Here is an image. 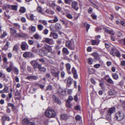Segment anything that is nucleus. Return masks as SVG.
I'll return each mask as SVG.
<instances>
[{
  "instance_id": "nucleus-1",
  "label": "nucleus",
  "mask_w": 125,
  "mask_h": 125,
  "mask_svg": "<svg viewBox=\"0 0 125 125\" xmlns=\"http://www.w3.org/2000/svg\"><path fill=\"white\" fill-rule=\"evenodd\" d=\"M44 114L47 117L52 118L56 116V114L53 109L48 108L45 112Z\"/></svg>"
},
{
  "instance_id": "nucleus-2",
  "label": "nucleus",
  "mask_w": 125,
  "mask_h": 125,
  "mask_svg": "<svg viewBox=\"0 0 125 125\" xmlns=\"http://www.w3.org/2000/svg\"><path fill=\"white\" fill-rule=\"evenodd\" d=\"M115 118L118 121L123 120L124 117V114L122 111L117 112L115 115Z\"/></svg>"
},
{
  "instance_id": "nucleus-3",
  "label": "nucleus",
  "mask_w": 125,
  "mask_h": 125,
  "mask_svg": "<svg viewBox=\"0 0 125 125\" xmlns=\"http://www.w3.org/2000/svg\"><path fill=\"white\" fill-rule=\"evenodd\" d=\"M74 41L73 39L70 41H68L65 42L66 46L71 50H74L75 48Z\"/></svg>"
},
{
  "instance_id": "nucleus-4",
  "label": "nucleus",
  "mask_w": 125,
  "mask_h": 125,
  "mask_svg": "<svg viewBox=\"0 0 125 125\" xmlns=\"http://www.w3.org/2000/svg\"><path fill=\"white\" fill-rule=\"evenodd\" d=\"M110 54L113 56H116L117 57L120 56V55L117 50L115 48H112L111 51L110 52Z\"/></svg>"
},
{
  "instance_id": "nucleus-5",
  "label": "nucleus",
  "mask_w": 125,
  "mask_h": 125,
  "mask_svg": "<svg viewBox=\"0 0 125 125\" xmlns=\"http://www.w3.org/2000/svg\"><path fill=\"white\" fill-rule=\"evenodd\" d=\"M51 71L52 75L55 77L58 78L59 77L60 72L58 69L57 68H55L54 69H52Z\"/></svg>"
},
{
  "instance_id": "nucleus-6",
  "label": "nucleus",
  "mask_w": 125,
  "mask_h": 125,
  "mask_svg": "<svg viewBox=\"0 0 125 125\" xmlns=\"http://www.w3.org/2000/svg\"><path fill=\"white\" fill-rule=\"evenodd\" d=\"M23 57L25 58L29 57H34V55L31 52H25L23 55Z\"/></svg>"
},
{
  "instance_id": "nucleus-7",
  "label": "nucleus",
  "mask_w": 125,
  "mask_h": 125,
  "mask_svg": "<svg viewBox=\"0 0 125 125\" xmlns=\"http://www.w3.org/2000/svg\"><path fill=\"white\" fill-rule=\"evenodd\" d=\"M31 64L33 65L34 69L36 68L38 69L41 64H39L36 61L33 60L31 62Z\"/></svg>"
},
{
  "instance_id": "nucleus-8",
  "label": "nucleus",
  "mask_w": 125,
  "mask_h": 125,
  "mask_svg": "<svg viewBox=\"0 0 125 125\" xmlns=\"http://www.w3.org/2000/svg\"><path fill=\"white\" fill-rule=\"evenodd\" d=\"M21 48L23 51H24L28 48V46L26 43L25 42H22L21 44Z\"/></svg>"
},
{
  "instance_id": "nucleus-9",
  "label": "nucleus",
  "mask_w": 125,
  "mask_h": 125,
  "mask_svg": "<svg viewBox=\"0 0 125 125\" xmlns=\"http://www.w3.org/2000/svg\"><path fill=\"white\" fill-rule=\"evenodd\" d=\"M50 54V55L47 54V56L50 58L54 59L56 57V52L54 51L49 52Z\"/></svg>"
},
{
  "instance_id": "nucleus-10",
  "label": "nucleus",
  "mask_w": 125,
  "mask_h": 125,
  "mask_svg": "<svg viewBox=\"0 0 125 125\" xmlns=\"http://www.w3.org/2000/svg\"><path fill=\"white\" fill-rule=\"evenodd\" d=\"M52 98L55 102L59 104H60L61 103L60 100L55 95H53L52 96Z\"/></svg>"
},
{
  "instance_id": "nucleus-11",
  "label": "nucleus",
  "mask_w": 125,
  "mask_h": 125,
  "mask_svg": "<svg viewBox=\"0 0 125 125\" xmlns=\"http://www.w3.org/2000/svg\"><path fill=\"white\" fill-rule=\"evenodd\" d=\"M78 5V2L76 1H74L72 2L71 4L72 7L76 10H77L79 9L77 6Z\"/></svg>"
},
{
  "instance_id": "nucleus-12",
  "label": "nucleus",
  "mask_w": 125,
  "mask_h": 125,
  "mask_svg": "<svg viewBox=\"0 0 125 125\" xmlns=\"http://www.w3.org/2000/svg\"><path fill=\"white\" fill-rule=\"evenodd\" d=\"M37 53L41 56H43L47 54L45 50H43L41 49L39 50Z\"/></svg>"
},
{
  "instance_id": "nucleus-13",
  "label": "nucleus",
  "mask_w": 125,
  "mask_h": 125,
  "mask_svg": "<svg viewBox=\"0 0 125 125\" xmlns=\"http://www.w3.org/2000/svg\"><path fill=\"white\" fill-rule=\"evenodd\" d=\"M44 41L50 44H53L54 43V42L52 39L48 38H45Z\"/></svg>"
},
{
  "instance_id": "nucleus-14",
  "label": "nucleus",
  "mask_w": 125,
  "mask_h": 125,
  "mask_svg": "<svg viewBox=\"0 0 125 125\" xmlns=\"http://www.w3.org/2000/svg\"><path fill=\"white\" fill-rule=\"evenodd\" d=\"M42 49H44V50L45 51V52L46 50H48V52H50V51L51 49V46L47 44H45L44 46L42 47Z\"/></svg>"
},
{
  "instance_id": "nucleus-15",
  "label": "nucleus",
  "mask_w": 125,
  "mask_h": 125,
  "mask_svg": "<svg viewBox=\"0 0 125 125\" xmlns=\"http://www.w3.org/2000/svg\"><path fill=\"white\" fill-rule=\"evenodd\" d=\"M103 29L105 32L111 35H114L115 34V33L112 30H109L105 28H104Z\"/></svg>"
},
{
  "instance_id": "nucleus-16",
  "label": "nucleus",
  "mask_w": 125,
  "mask_h": 125,
  "mask_svg": "<svg viewBox=\"0 0 125 125\" xmlns=\"http://www.w3.org/2000/svg\"><path fill=\"white\" fill-rule=\"evenodd\" d=\"M58 92L62 95H64L66 93V91L60 87L58 89Z\"/></svg>"
},
{
  "instance_id": "nucleus-17",
  "label": "nucleus",
  "mask_w": 125,
  "mask_h": 125,
  "mask_svg": "<svg viewBox=\"0 0 125 125\" xmlns=\"http://www.w3.org/2000/svg\"><path fill=\"white\" fill-rule=\"evenodd\" d=\"M115 111V108L113 107L110 108L108 111V115H111V114L114 113Z\"/></svg>"
},
{
  "instance_id": "nucleus-18",
  "label": "nucleus",
  "mask_w": 125,
  "mask_h": 125,
  "mask_svg": "<svg viewBox=\"0 0 125 125\" xmlns=\"http://www.w3.org/2000/svg\"><path fill=\"white\" fill-rule=\"evenodd\" d=\"M10 30L11 34L14 36L16 37L17 34L16 30L14 29V28H10Z\"/></svg>"
},
{
  "instance_id": "nucleus-19",
  "label": "nucleus",
  "mask_w": 125,
  "mask_h": 125,
  "mask_svg": "<svg viewBox=\"0 0 125 125\" xmlns=\"http://www.w3.org/2000/svg\"><path fill=\"white\" fill-rule=\"evenodd\" d=\"M37 78L38 77L37 76L34 75H33L28 76L26 77V79L28 80L32 79L34 80H35L37 79Z\"/></svg>"
},
{
  "instance_id": "nucleus-20",
  "label": "nucleus",
  "mask_w": 125,
  "mask_h": 125,
  "mask_svg": "<svg viewBox=\"0 0 125 125\" xmlns=\"http://www.w3.org/2000/svg\"><path fill=\"white\" fill-rule=\"evenodd\" d=\"M66 68L69 74L71 73V72L70 71V70L71 69V65L69 63H68L66 64Z\"/></svg>"
},
{
  "instance_id": "nucleus-21",
  "label": "nucleus",
  "mask_w": 125,
  "mask_h": 125,
  "mask_svg": "<svg viewBox=\"0 0 125 125\" xmlns=\"http://www.w3.org/2000/svg\"><path fill=\"white\" fill-rule=\"evenodd\" d=\"M26 35L25 34H24L22 33H17V34L16 36V37H26Z\"/></svg>"
},
{
  "instance_id": "nucleus-22",
  "label": "nucleus",
  "mask_w": 125,
  "mask_h": 125,
  "mask_svg": "<svg viewBox=\"0 0 125 125\" xmlns=\"http://www.w3.org/2000/svg\"><path fill=\"white\" fill-rule=\"evenodd\" d=\"M99 42L100 40L99 39H97L96 40H93L92 41V45H98L99 43Z\"/></svg>"
},
{
  "instance_id": "nucleus-23",
  "label": "nucleus",
  "mask_w": 125,
  "mask_h": 125,
  "mask_svg": "<svg viewBox=\"0 0 125 125\" xmlns=\"http://www.w3.org/2000/svg\"><path fill=\"white\" fill-rule=\"evenodd\" d=\"M55 27L56 30L57 31L60 30L62 28V27L60 24L58 23H56Z\"/></svg>"
},
{
  "instance_id": "nucleus-24",
  "label": "nucleus",
  "mask_w": 125,
  "mask_h": 125,
  "mask_svg": "<svg viewBox=\"0 0 125 125\" xmlns=\"http://www.w3.org/2000/svg\"><path fill=\"white\" fill-rule=\"evenodd\" d=\"M29 123V120L27 118H24L22 121V124L25 125L28 124Z\"/></svg>"
},
{
  "instance_id": "nucleus-25",
  "label": "nucleus",
  "mask_w": 125,
  "mask_h": 125,
  "mask_svg": "<svg viewBox=\"0 0 125 125\" xmlns=\"http://www.w3.org/2000/svg\"><path fill=\"white\" fill-rule=\"evenodd\" d=\"M116 93V92L114 90L111 89L109 91V94L110 95H115Z\"/></svg>"
},
{
  "instance_id": "nucleus-26",
  "label": "nucleus",
  "mask_w": 125,
  "mask_h": 125,
  "mask_svg": "<svg viewBox=\"0 0 125 125\" xmlns=\"http://www.w3.org/2000/svg\"><path fill=\"white\" fill-rule=\"evenodd\" d=\"M38 69L40 71L43 72H45L46 70V68L44 67H42L41 65H40Z\"/></svg>"
},
{
  "instance_id": "nucleus-27",
  "label": "nucleus",
  "mask_w": 125,
  "mask_h": 125,
  "mask_svg": "<svg viewBox=\"0 0 125 125\" xmlns=\"http://www.w3.org/2000/svg\"><path fill=\"white\" fill-rule=\"evenodd\" d=\"M13 67V65L12 64H10L9 65V67L7 69V71L8 72H10L12 70Z\"/></svg>"
},
{
  "instance_id": "nucleus-28",
  "label": "nucleus",
  "mask_w": 125,
  "mask_h": 125,
  "mask_svg": "<svg viewBox=\"0 0 125 125\" xmlns=\"http://www.w3.org/2000/svg\"><path fill=\"white\" fill-rule=\"evenodd\" d=\"M83 25L84 27L86 28V29L87 31H88L90 27V25L88 24L87 23H84L83 24Z\"/></svg>"
},
{
  "instance_id": "nucleus-29",
  "label": "nucleus",
  "mask_w": 125,
  "mask_h": 125,
  "mask_svg": "<svg viewBox=\"0 0 125 125\" xmlns=\"http://www.w3.org/2000/svg\"><path fill=\"white\" fill-rule=\"evenodd\" d=\"M60 117L61 118L64 120H66L68 118L67 116L65 114H62L61 115Z\"/></svg>"
},
{
  "instance_id": "nucleus-30",
  "label": "nucleus",
  "mask_w": 125,
  "mask_h": 125,
  "mask_svg": "<svg viewBox=\"0 0 125 125\" xmlns=\"http://www.w3.org/2000/svg\"><path fill=\"white\" fill-rule=\"evenodd\" d=\"M62 52L66 54H69V52L67 49L66 48H63L62 49Z\"/></svg>"
},
{
  "instance_id": "nucleus-31",
  "label": "nucleus",
  "mask_w": 125,
  "mask_h": 125,
  "mask_svg": "<svg viewBox=\"0 0 125 125\" xmlns=\"http://www.w3.org/2000/svg\"><path fill=\"white\" fill-rule=\"evenodd\" d=\"M42 8L41 7L38 6L37 7V11L41 13L42 14H44V12H42Z\"/></svg>"
},
{
  "instance_id": "nucleus-32",
  "label": "nucleus",
  "mask_w": 125,
  "mask_h": 125,
  "mask_svg": "<svg viewBox=\"0 0 125 125\" xmlns=\"http://www.w3.org/2000/svg\"><path fill=\"white\" fill-rule=\"evenodd\" d=\"M29 29L32 32H34L36 31V27L34 26H31L29 27Z\"/></svg>"
},
{
  "instance_id": "nucleus-33",
  "label": "nucleus",
  "mask_w": 125,
  "mask_h": 125,
  "mask_svg": "<svg viewBox=\"0 0 125 125\" xmlns=\"http://www.w3.org/2000/svg\"><path fill=\"white\" fill-rule=\"evenodd\" d=\"M112 77L115 80L117 79L118 78V76L117 74L116 73H114L113 74Z\"/></svg>"
},
{
  "instance_id": "nucleus-34",
  "label": "nucleus",
  "mask_w": 125,
  "mask_h": 125,
  "mask_svg": "<svg viewBox=\"0 0 125 125\" xmlns=\"http://www.w3.org/2000/svg\"><path fill=\"white\" fill-rule=\"evenodd\" d=\"M3 93H6L9 92V89L8 87L5 85V87L3 90Z\"/></svg>"
},
{
  "instance_id": "nucleus-35",
  "label": "nucleus",
  "mask_w": 125,
  "mask_h": 125,
  "mask_svg": "<svg viewBox=\"0 0 125 125\" xmlns=\"http://www.w3.org/2000/svg\"><path fill=\"white\" fill-rule=\"evenodd\" d=\"M33 37L35 39L38 40L40 36L38 33H36L34 35Z\"/></svg>"
},
{
  "instance_id": "nucleus-36",
  "label": "nucleus",
  "mask_w": 125,
  "mask_h": 125,
  "mask_svg": "<svg viewBox=\"0 0 125 125\" xmlns=\"http://www.w3.org/2000/svg\"><path fill=\"white\" fill-rule=\"evenodd\" d=\"M37 28L39 31H42L43 28V26L41 25H39L37 26Z\"/></svg>"
},
{
  "instance_id": "nucleus-37",
  "label": "nucleus",
  "mask_w": 125,
  "mask_h": 125,
  "mask_svg": "<svg viewBox=\"0 0 125 125\" xmlns=\"http://www.w3.org/2000/svg\"><path fill=\"white\" fill-rule=\"evenodd\" d=\"M2 119L4 121L6 120L8 121H9L10 120V118L9 117L5 116H3L2 117Z\"/></svg>"
},
{
  "instance_id": "nucleus-38",
  "label": "nucleus",
  "mask_w": 125,
  "mask_h": 125,
  "mask_svg": "<svg viewBox=\"0 0 125 125\" xmlns=\"http://www.w3.org/2000/svg\"><path fill=\"white\" fill-rule=\"evenodd\" d=\"M26 9L24 7H21L20 10V11L22 13H24L25 12Z\"/></svg>"
},
{
  "instance_id": "nucleus-39",
  "label": "nucleus",
  "mask_w": 125,
  "mask_h": 125,
  "mask_svg": "<svg viewBox=\"0 0 125 125\" xmlns=\"http://www.w3.org/2000/svg\"><path fill=\"white\" fill-rule=\"evenodd\" d=\"M11 6L9 5L8 4H6L3 6V9H9L10 8Z\"/></svg>"
},
{
  "instance_id": "nucleus-40",
  "label": "nucleus",
  "mask_w": 125,
  "mask_h": 125,
  "mask_svg": "<svg viewBox=\"0 0 125 125\" xmlns=\"http://www.w3.org/2000/svg\"><path fill=\"white\" fill-rule=\"evenodd\" d=\"M52 85H48L47 87V90L49 91H51L52 90Z\"/></svg>"
},
{
  "instance_id": "nucleus-41",
  "label": "nucleus",
  "mask_w": 125,
  "mask_h": 125,
  "mask_svg": "<svg viewBox=\"0 0 125 125\" xmlns=\"http://www.w3.org/2000/svg\"><path fill=\"white\" fill-rule=\"evenodd\" d=\"M67 83L68 84H70L72 83V80L70 78H69L67 80Z\"/></svg>"
},
{
  "instance_id": "nucleus-42",
  "label": "nucleus",
  "mask_w": 125,
  "mask_h": 125,
  "mask_svg": "<svg viewBox=\"0 0 125 125\" xmlns=\"http://www.w3.org/2000/svg\"><path fill=\"white\" fill-rule=\"evenodd\" d=\"M52 36L53 38L55 39L57 38L58 37V35L57 33L55 32L53 33Z\"/></svg>"
},
{
  "instance_id": "nucleus-43",
  "label": "nucleus",
  "mask_w": 125,
  "mask_h": 125,
  "mask_svg": "<svg viewBox=\"0 0 125 125\" xmlns=\"http://www.w3.org/2000/svg\"><path fill=\"white\" fill-rule=\"evenodd\" d=\"M94 72V70L93 68H92L89 70V73L90 74H93Z\"/></svg>"
},
{
  "instance_id": "nucleus-44",
  "label": "nucleus",
  "mask_w": 125,
  "mask_h": 125,
  "mask_svg": "<svg viewBox=\"0 0 125 125\" xmlns=\"http://www.w3.org/2000/svg\"><path fill=\"white\" fill-rule=\"evenodd\" d=\"M107 81L109 83L113 84L114 82L110 78H109L107 80Z\"/></svg>"
},
{
  "instance_id": "nucleus-45",
  "label": "nucleus",
  "mask_w": 125,
  "mask_h": 125,
  "mask_svg": "<svg viewBox=\"0 0 125 125\" xmlns=\"http://www.w3.org/2000/svg\"><path fill=\"white\" fill-rule=\"evenodd\" d=\"M60 46L58 45H56L55 47V49L57 51L60 50Z\"/></svg>"
},
{
  "instance_id": "nucleus-46",
  "label": "nucleus",
  "mask_w": 125,
  "mask_h": 125,
  "mask_svg": "<svg viewBox=\"0 0 125 125\" xmlns=\"http://www.w3.org/2000/svg\"><path fill=\"white\" fill-rule=\"evenodd\" d=\"M12 9L13 10H17V6L16 5H13L11 6Z\"/></svg>"
},
{
  "instance_id": "nucleus-47",
  "label": "nucleus",
  "mask_w": 125,
  "mask_h": 125,
  "mask_svg": "<svg viewBox=\"0 0 125 125\" xmlns=\"http://www.w3.org/2000/svg\"><path fill=\"white\" fill-rule=\"evenodd\" d=\"M93 62V60L91 58H89L88 60V63L90 64H91Z\"/></svg>"
},
{
  "instance_id": "nucleus-48",
  "label": "nucleus",
  "mask_w": 125,
  "mask_h": 125,
  "mask_svg": "<svg viewBox=\"0 0 125 125\" xmlns=\"http://www.w3.org/2000/svg\"><path fill=\"white\" fill-rule=\"evenodd\" d=\"M7 35V33L5 31H4L2 34L1 36V37L3 38L4 37Z\"/></svg>"
},
{
  "instance_id": "nucleus-49",
  "label": "nucleus",
  "mask_w": 125,
  "mask_h": 125,
  "mask_svg": "<svg viewBox=\"0 0 125 125\" xmlns=\"http://www.w3.org/2000/svg\"><path fill=\"white\" fill-rule=\"evenodd\" d=\"M81 117L79 115H77L75 117V118L76 120H80L81 119Z\"/></svg>"
},
{
  "instance_id": "nucleus-50",
  "label": "nucleus",
  "mask_w": 125,
  "mask_h": 125,
  "mask_svg": "<svg viewBox=\"0 0 125 125\" xmlns=\"http://www.w3.org/2000/svg\"><path fill=\"white\" fill-rule=\"evenodd\" d=\"M48 30L47 29H45L43 31L42 33L45 35H46L48 34Z\"/></svg>"
},
{
  "instance_id": "nucleus-51",
  "label": "nucleus",
  "mask_w": 125,
  "mask_h": 125,
  "mask_svg": "<svg viewBox=\"0 0 125 125\" xmlns=\"http://www.w3.org/2000/svg\"><path fill=\"white\" fill-rule=\"evenodd\" d=\"M18 47L17 46H15L13 48V51L15 52H16L18 50Z\"/></svg>"
},
{
  "instance_id": "nucleus-52",
  "label": "nucleus",
  "mask_w": 125,
  "mask_h": 125,
  "mask_svg": "<svg viewBox=\"0 0 125 125\" xmlns=\"http://www.w3.org/2000/svg\"><path fill=\"white\" fill-rule=\"evenodd\" d=\"M120 42L122 44L125 45V38L121 40Z\"/></svg>"
},
{
  "instance_id": "nucleus-53",
  "label": "nucleus",
  "mask_w": 125,
  "mask_h": 125,
  "mask_svg": "<svg viewBox=\"0 0 125 125\" xmlns=\"http://www.w3.org/2000/svg\"><path fill=\"white\" fill-rule=\"evenodd\" d=\"M8 106H9L11 107L13 109H15V107L13 104L11 103H9L8 104Z\"/></svg>"
},
{
  "instance_id": "nucleus-54",
  "label": "nucleus",
  "mask_w": 125,
  "mask_h": 125,
  "mask_svg": "<svg viewBox=\"0 0 125 125\" xmlns=\"http://www.w3.org/2000/svg\"><path fill=\"white\" fill-rule=\"evenodd\" d=\"M14 70L16 73V74L18 75L19 73V70L16 67H14Z\"/></svg>"
},
{
  "instance_id": "nucleus-55",
  "label": "nucleus",
  "mask_w": 125,
  "mask_h": 125,
  "mask_svg": "<svg viewBox=\"0 0 125 125\" xmlns=\"http://www.w3.org/2000/svg\"><path fill=\"white\" fill-rule=\"evenodd\" d=\"M91 4H92L93 6L95 8L98 9V7L93 2H91Z\"/></svg>"
},
{
  "instance_id": "nucleus-56",
  "label": "nucleus",
  "mask_w": 125,
  "mask_h": 125,
  "mask_svg": "<svg viewBox=\"0 0 125 125\" xmlns=\"http://www.w3.org/2000/svg\"><path fill=\"white\" fill-rule=\"evenodd\" d=\"M32 51L33 52H35L37 53L38 51L37 49L35 48H33L32 50Z\"/></svg>"
},
{
  "instance_id": "nucleus-57",
  "label": "nucleus",
  "mask_w": 125,
  "mask_h": 125,
  "mask_svg": "<svg viewBox=\"0 0 125 125\" xmlns=\"http://www.w3.org/2000/svg\"><path fill=\"white\" fill-rule=\"evenodd\" d=\"M30 19L32 21L34 20V16L32 14H31L30 15Z\"/></svg>"
},
{
  "instance_id": "nucleus-58",
  "label": "nucleus",
  "mask_w": 125,
  "mask_h": 125,
  "mask_svg": "<svg viewBox=\"0 0 125 125\" xmlns=\"http://www.w3.org/2000/svg\"><path fill=\"white\" fill-rule=\"evenodd\" d=\"M64 1L65 3L69 4H70V2H71V0H64Z\"/></svg>"
},
{
  "instance_id": "nucleus-59",
  "label": "nucleus",
  "mask_w": 125,
  "mask_h": 125,
  "mask_svg": "<svg viewBox=\"0 0 125 125\" xmlns=\"http://www.w3.org/2000/svg\"><path fill=\"white\" fill-rule=\"evenodd\" d=\"M111 115H108V114L106 116L107 119L108 121H110L111 120Z\"/></svg>"
},
{
  "instance_id": "nucleus-60",
  "label": "nucleus",
  "mask_w": 125,
  "mask_h": 125,
  "mask_svg": "<svg viewBox=\"0 0 125 125\" xmlns=\"http://www.w3.org/2000/svg\"><path fill=\"white\" fill-rule=\"evenodd\" d=\"M58 21V19L57 17L55 16L54 18V19L53 20V22L55 23L57 21Z\"/></svg>"
},
{
  "instance_id": "nucleus-61",
  "label": "nucleus",
  "mask_w": 125,
  "mask_h": 125,
  "mask_svg": "<svg viewBox=\"0 0 125 125\" xmlns=\"http://www.w3.org/2000/svg\"><path fill=\"white\" fill-rule=\"evenodd\" d=\"M100 66V65L99 64H96L94 65V67L96 68H98Z\"/></svg>"
},
{
  "instance_id": "nucleus-62",
  "label": "nucleus",
  "mask_w": 125,
  "mask_h": 125,
  "mask_svg": "<svg viewBox=\"0 0 125 125\" xmlns=\"http://www.w3.org/2000/svg\"><path fill=\"white\" fill-rule=\"evenodd\" d=\"M72 72L73 74L77 73L74 67H73L72 69Z\"/></svg>"
},
{
  "instance_id": "nucleus-63",
  "label": "nucleus",
  "mask_w": 125,
  "mask_h": 125,
  "mask_svg": "<svg viewBox=\"0 0 125 125\" xmlns=\"http://www.w3.org/2000/svg\"><path fill=\"white\" fill-rule=\"evenodd\" d=\"M67 16L68 18L70 19H71L73 18V17L72 15L70 14H68L67 15Z\"/></svg>"
},
{
  "instance_id": "nucleus-64",
  "label": "nucleus",
  "mask_w": 125,
  "mask_h": 125,
  "mask_svg": "<svg viewBox=\"0 0 125 125\" xmlns=\"http://www.w3.org/2000/svg\"><path fill=\"white\" fill-rule=\"evenodd\" d=\"M61 76L62 77H64L65 75V72L64 71H62L61 73Z\"/></svg>"
}]
</instances>
